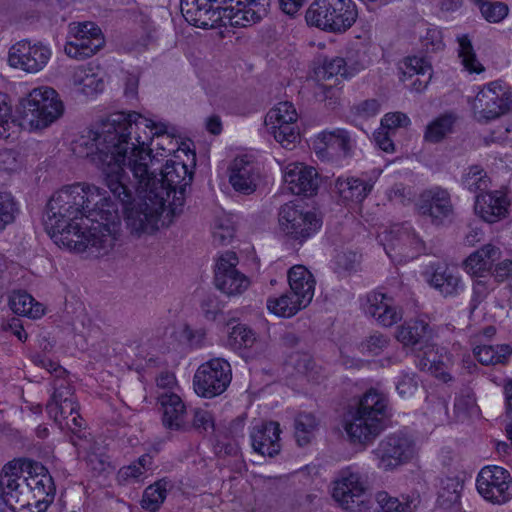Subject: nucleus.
<instances>
[{"label":"nucleus","mask_w":512,"mask_h":512,"mask_svg":"<svg viewBox=\"0 0 512 512\" xmlns=\"http://www.w3.org/2000/svg\"><path fill=\"white\" fill-rule=\"evenodd\" d=\"M87 464L89 467L100 474L111 469L109 457L100 447L93 446L87 455Z\"/></svg>","instance_id":"nucleus-58"},{"label":"nucleus","mask_w":512,"mask_h":512,"mask_svg":"<svg viewBox=\"0 0 512 512\" xmlns=\"http://www.w3.org/2000/svg\"><path fill=\"white\" fill-rule=\"evenodd\" d=\"M259 175L254 164L247 156L236 157L229 167V183L242 194H251L256 190Z\"/></svg>","instance_id":"nucleus-26"},{"label":"nucleus","mask_w":512,"mask_h":512,"mask_svg":"<svg viewBox=\"0 0 512 512\" xmlns=\"http://www.w3.org/2000/svg\"><path fill=\"white\" fill-rule=\"evenodd\" d=\"M223 8L230 24L235 27H247L259 22L268 13L270 3L255 0H234Z\"/></svg>","instance_id":"nucleus-24"},{"label":"nucleus","mask_w":512,"mask_h":512,"mask_svg":"<svg viewBox=\"0 0 512 512\" xmlns=\"http://www.w3.org/2000/svg\"><path fill=\"white\" fill-rule=\"evenodd\" d=\"M366 313L386 327L397 323L402 315L391 297L381 292H372L367 297Z\"/></svg>","instance_id":"nucleus-31"},{"label":"nucleus","mask_w":512,"mask_h":512,"mask_svg":"<svg viewBox=\"0 0 512 512\" xmlns=\"http://www.w3.org/2000/svg\"><path fill=\"white\" fill-rule=\"evenodd\" d=\"M209 1L180 0V9L185 20L198 28H214L221 20V8H213Z\"/></svg>","instance_id":"nucleus-25"},{"label":"nucleus","mask_w":512,"mask_h":512,"mask_svg":"<svg viewBox=\"0 0 512 512\" xmlns=\"http://www.w3.org/2000/svg\"><path fill=\"white\" fill-rule=\"evenodd\" d=\"M152 176L155 183L149 185L148 191L155 196H162L165 203L169 201L172 194L174 199H182L185 188L192 181V172L180 155H175V158L166 161L160 172V178L156 176L154 169H152Z\"/></svg>","instance_id":"nucleus-9"},{"label":"nucleus","mask_w":512,"mask_h":512,"mask_svg":"<svg viewBox=\"0 0 512 512\" xmlns=\"http://www.w3.org/2000/svg\"><path fill=\"white\" fill-rule=\"evenodd\" d=\"M59 426L60 429H68L73 433L79 431L83 426V419L79 415L78 421H72V415L69 413V408L59 409L57 418L55 416H49Z\"/></svg>","instance_id":"nucleus-61"},{"label":"nucleus","mask_w":512,"mask_h":512,"mask_svg":"<svg viewBox=\"0 0 512 512\" xmlns=\"http://www.w3.org/2000/svg\"><path fill=\"white\" fill-rule=\"evenodd\" d=\"M476 359L483 365H497L507 363L512 349L506 344L479 345L473 350Z\"/></svg>","instance_id":"nucleus-43"},{"label":"nucleus","mask_w":512,"mask_h":512,"mask_svg":"<svg viewBox=\"0 0 512 512\" xmlns=\"http://www.w3.org/2000/svg\"><path fill=\"white\" fill-rule=\"evenodd\" d=\"M238 257L227 251L219 256L215 266V286L227 296H238L250 286L249 278L237 269Z\"/></svg>","instance_id":"nucleus-19"},{"label":"nucleus","mask_w":512,"mask_h":512,"mask_svg":"<svg viewBox=\"0 0 512 512\" xmlns=\"http://www.w3.org/2000/svg\"><path fill=\"white\" fill-rule=\"evenodd\" d=\"M388 345V337L379 332H374L361 342L359 348L362 354L376 356L382 353Z\"/></svg>","instance_id":"nucleus-56"},{"label":"nucleus","mask_w":512,"mask_h":512,"mask_svg":"<svg viewBox=\"0 0 512 512\" xmlns=\"http://www.w3.org/2000/svg\"><path fill=\"white\" fill-rule=\"evenodd\" d=\"M11 107L8 104L6 94L0 92V138L9 137L11 127Z\"/></svg>","instance_id":"nucleus-63"},{"label":"nucleus","mask_w":512,"mask_h":512,"mask_svg":"<svg viewBox=\"0 0 512 512\" xmlns=\"http://www.w3.org/2000/svg\"><path fill=\"white\" fill-rule=\"evenodd\" d=\"M418 212L430 218L435 225H442L453 217V205L450 194L440 187L424 190L416 202Z\"/></svg>","instance_id":"nucleus-21"},{"label":"nucleus","mask_w":512,"mask_h":512,"mask_svg":"<svg viewBox=\"0 0 512 512\" xmlns=\"http://www.w3.org/2000/svg\"><path fill=\"white\" fill-rule=\"evenodd\" d=\"M510 94L497 81L485 85L476 95L472 108L478 121H489L505 114L511 104Z\"/></svg>","instance_id":"nucleus-18"},{"label":"nucleus","mask_w":512,"mask_h":512,"mask_svg":"<svg viewBox=\"0 0 512 512\" xmlns=\"http://www.w3.org/2000/svg\"><path fill=\"white\" fill-rule=\"evenodd\" d=\"M152 457L148 454L142 455L137 461L122 467L118 471V481L121 484H130L142 481L147 472L151 469Z\"/></svg>","instance_id":"nucleus-44"},{"label":"nucleus","mask_w":512,"mask_h":512,"mask_svg":"<svg viewBox=\"0 0 512 512\" xmlns=\"http://www.w3.org/2000/svg\"><path fill=\"white\" fill-rule=\"evenodd\" d=\"M255 340V333L243 324H237L232 327L228 334L229 344L234 349L251 347Z\"/></svg>","instance_id":"nucleus-53"},{"label":"nucleus","mask_w":512,"mask_h":512,"mask_svg":"<svg viewBox=\"0 0 512 512\" xmlns=\"http://www.w3.org/2000/svg\"><path fill=\"white\" fill-rule=\"evenodd\" d=\"M482 17L489 23H500L509 14V7L504 2L484 1L479 3Z\"/></svg>","instance_id":"nucleus-51"},{"label":"nucleus","mask_w":512,"mask_h":512,"mask_svg":"<svg viewBox=\"0 0 512 512\" xmlns=\"http://www.w3.org/2000/svg\"><path fill=\"white\" fill-rule=\"evenodd\" d=\"M105 43L101 29L93 22H73L69 25L65 53L74 59L91 57Z\"/></svg>","instance_id":"nucleus-13"},{"label":"nucleus","mask_w":512,"mask_h":512,"mask_svg":"<svg viewBox=\"0 0 512 512\" xmlns=\"http://www.w3.org/2000/svg\"><path fill=\"white\" fill-rule=\"evenodd\" d=\"M396 389L402 398H409L418 390V380L414 373H402L397 381Z\"/></svg>","instance_id":"nucleus-60"},{"label":"nucleus","mask_w":512,"mask_h":512,"mask_svg":"<svg viewBox=\"0 0 512 512\" xmlns=\"http://www.w3.org/2000/svg\"><path fill=\"white\" fill-rule=\"evenodd\" d=\"M501 250L492 244H486L480 249L471 253L464 261L465 271L477 277H483L490 272L493 263L500 259Z\"/></svg>","instance_id":"nucleus-35"},{"label":"nucleus","mask_w":512,"mask_h":512,"mask_svg":"<svg viewBox=\"0 0 512 512\" xmlns=\"http://www.w3.org/2000/svg\"><path fill=\"white\" fill-rule=\"evenodd\" d=\"M455 120L456 117L451 113L438 116L427 125L424 134L425 140L431 143L440 142L452 132Z\"/></svg>","instance_id":"nucleus-47"},{"label":"nucleus","mask_w":512,"mask_h":512,"mask_svg":"<svg viewBox=\"0 0 512 512\" xmlns=\"http://www.w3.org/2000/svg\"><path fill=\"white\" fill-rule=\"evenodd\" d=\"M387 417V397L371 389L344 415L342 424L351 442L369 444L382 432Z\"/></svg>","instance_id":"nucleus-5"},{"label":"nucleus","mask_w":512,"mask_h":512,"mask_svg":"<svg viewBox=\"0 0 512 512\" xmlns=\"http://www.w3.org/2000/svg\"><path fill=\"white\" fill-rule=\"evenodd\" d=\"M378 238L390 258L394 257L393 252L414 258L423 248L419 236L408 226L395 225L389 232L385 230L379 234Z\"/></svg>","instance_id":"nucleus-22"},{"label":"nucleus","mask_w":512,"mask_h":512,"mask_svg":"<svg viewBox=\"0 0 512 512\" xmlns=\"http://www.w3.org/2000/svg\"><path fill=\"white\" fill-rule=\"evenodd\" d=\"M458 57L463 68L469 73H481L484 71L483 65L479 62L472 45L471 39L466 34L457 36Z\"/></svg>","instance_id":"nucleus-45"},{"label":"nucleus","mask_w":512,"mask_h":512,"mask_svg":"<svg viewBox=\"0 0 512 512\" xmlns=\"http://www.w3.org/2000/svg\"><path fill=\"white\" fill-rule=\"evenodd\" d=\"M279 226L286 235L304 241L320 229L321 220L316 213L287 203L280 210Z\"/></svg>","instance_id":"nucleus-16"},{"label":"nucleus","mask_w":512,"mask_h":512,"mask_svg":"<svg viewBox=\"0 0 512 512\" xmlns=\"http://www.w3.org/2000/svg\"><path fill=\"white\" fill-rule=\"evenodd\" d=\"M332 497L341 508L351 512L366 510L370 504L366 481L350 469L341 471L333 482Z\"/></svg>","instance_id":"nucleus-10"},{"label":"nucleus","mask_w":512,"mask_h":512,"mask_svg":"<svg viewBox=\"0 0 512 512\" xmlns=\"http://www.w3.org/2000/svg\"><path fill=\"white\" fill-rule=\"evenodd\" d=\"M44 226L59 247L95 256L108 254L121 232L117 204L105 190L84 182L63 186L51 196Z\"/></svg>","instance_id":"nucleus-1"},{"label":"nucleus","mask_w":512,"mask_h":512,"mask_svg":"<svg viewBox=\"0 0 512 512\" xmlns=\"http://www.w3.org/2000/svg\"><path fill=\"white\" fill-rule=\"evenodd\" d=\"M193 427L197 430L203 431H207L210 428L213 429L214 419L211 412L202 408L195 409L193 416Z\"/></svg>","instance_id":"nucleus-64"},{"label":"nucleus","mask_w":512,"mask_h":512,"mask_svg":"<svg viewBox=\"0 0 512 512\" xmlns=\"http://www.w3.org/2000/svg\"><path fill=\"white\" fill-rule=\"evenodd\" d=\"M298 113L291 102H279L269 110L265 125L274 139L284 148L292 149L299 140Z\"/></svg>","instance_id":"nucleus-12"},{"label":"nucleus","mask_w":512,"mask_h":512,"mask_svg":"<svg viewBox=\"0 0 512 512\" xmlns=\"http://www.w3.org/2000/svg\"><path fill=\"white\" fill-rule=\"evenodd\" d=\"M266 306L271 314L277 317L290 318L308 305L303 304L301 299L291 291H287L282 295L269 297Z\"/></svg>","instance_id":"nucleus-40"},{"label":"nucleus","mask_w":512,"mask_h":512,"mask_svg":"<svg viewBox=\"0 0 512 512\" xmlns=\"http://www.w3.org/2000/svg\"><path fill=\"white\" fill-rule=\"evenodd\" d=\"M489 179L484 170L479 166H471L464 174L463 185L471 192H478L487 189Z\"/></svg>","instance_id":"nucleus-54"},{"label":"nucleus","mask_w":512,"mask_h":512,"mask_svg":"<svg viewBox=\"0 0 512 512\" xmlns=\"http://www.w3.org/2000/svg\"><path fill=\"white\" fill-rule=\"evenodd\" d=\"M62 408H69V413L73 418L72 421H78L79 406L74 397L73 388L68 380L58 377L54 382V392L46 409L49 416H55L57 418L59 409Z\"/></svg>","instance_id":"nucleus-32"},{"label":"nucleus","mask_w":512,"mask_h":512,"mask_svg":"<svg viewBox=\"0 0 512 512\" xmlns=\"http://www.w3.org/2000/svg\"><path fill=\"white\" fill-rule=\"evenodd\" d=\"M431 336V329L424 320H411L397 329L396 338L404 346H415Z\"/></svg>","instance_id":"nucleus-42"},{"label":"nucleus","mask_w":512,"mask_h":512,"mask_svg":"<svg viewBox=\"0 0 512 512\" xmlns=\"http://www.w3.org/2000/svg\"><path fill=\"white\" fill-rule=\"evenodd\" d=\"M410 125L409 117L402 112L387 113L381 120L383 129L393 133V130Z\"/></svg>","instance_id":"nucleus-62"},{"label":"nucleus","mask_w":512,"mask_h":512,"mask_svg":"<svg viewBox=\"0 0 512 512\" xmlns=\"http://www.w3.org/2000/svg\"><path fill=\"white\" fill-rule=\"evenodd\" d=\"M168 487H170V483L164 479L148 486L142 497V507L150 511H156L165 500Z\"/></svg>","instance_id":"nucleus-48"},{"label":"nucleus","mask_w":512,"mask_h":512,"mask_svg":"<svg viewBox=\"0 0 512 512\" xmlns=\"http://www.w3.org/2000/svg\"><path fill=\"white\" fill-rule=\"evenodd\" d=\"M431 272L427 273V281L444 296H455L464 290V284L460 275L454 269L447 266H431Z\"/></svg>","instance_id":"nucleus-33"},{"label":"nucleus","mask_w":512,"mask_h":512,"mask_svg":"<svg viewBox=\"0 0 512 512\" xmlns=\"http://www.w3.org/2000/svg\"><path fill=\"white\" fill-rule=\"evenodd\" d=\"M372 188V182L352 176L338 177L335 181L336 193L346 202L359 203L363 201Z\"/></svg>","instance_id":"nucleus-38"},{"label":"nucleus","mask_w":512,"mask_h":512,"mask_svg":"<svg viewBox=\"0 0 512 512\" xmlns=\"http://www.w3.org/2000/svg\"><path fill=\"white\" fill-rule=\"evenodd\" d=\"M357 17L358 11L353 0H315L305 14L309 26L333 33L347 31Z\"/></svg>","instance_id":"nucleus-8"},{"label":"nucleus","mask_w":512,"mask_h":512,"mask_svg":"<svg viewBox=\"0 0 512 512\" xmlns=\"http://www.w3.org/2000/svg\"><path fill=\"white\" fill-rule=\"evenodd\" d=\"M232 379L230 364L223 358H213L201 364L194 375L195 392L205 398L222 394Z\"/></svg>","instance_id":"nucleus-11"},{"label":"nucleus","mask_w":512,"mask_h":512,"mask_svg":"<svg viewBox=\"0 0 512 512\" xmlns=\"http://www.w3.org/2000/svg\"><path fill=\"white\" fill-rule=\"evenodd\" d=\"M479 494L494 504H504L512 498V478L510 473L500 466H486L476 478Z\"/></svg>","instance_id":"nucleus-17"},{"label":"nucleus","mask_w":512,"mask_h":512,"mask_svg":"<svg viewBox=\"0 0 512 512\" xmlns=\"http://www.w3.org/2000/svg\"><path fill=\"white\" fill-rule=\"evenodd\" d=\"M288 283L294 295L303 304L309 305L313 299L316 281L313 274L303 265H295L288 271Z\"/></svg>","instance_id":"nucleus-36"},{"label":"nucleus","mask_w":512,"mask_h":512,"mask_svg":"<svg viewBox=\"0 0 512 512\" xmlns=\"http://www.w3.org/2000/svg\"><path fill=\"white\" fill-rule=\"evenodd\" d=\"M509 200L500 191L482 193L476 196V214L487 223H496L508 214Z\"/></svg>","instance_id":"nucleus-27"},{"label":"nucleus","mask_w":512,"mask_h":512,"mask_svg":"<svg viewBox=\"0 0 512 512\" xmlns=\"http://www.w3.org/2000/svg\"><path fill=\"white\" fill-rule=\"evenodd\" d=\"M71 82L76 91L94 96L104 89V82L97 67L91 65L79 66L74 69Z\"/></svg>","instance_id":"nucleus-37"},{"label":"nucleus","mask_w":512,"mask_h":512,"mask_svg":"<svg viewBox=\"0 0 512 512\" xmlns=\"http://www.w3.org/2000/svg\"><path fill=\"white\" fill-rule=\"evenodd\" d=\"M123 184L129 192L127 201L121 199L124 198L122 189L119 190V196H113L124 210L127 229L138 237L153 234L159 229L160 217L166 205L164 198L148 191L151 183L144 189H138L131 174H127Z\"/></svg>","instance_id":"nucleus-4"},{"label":"nucleus","mask_w":512,"mask_h":512,"mask_svg":"<svg viewBox=\"0 0 512 512\" xmlns=\"http://www.w3.org/2000/svg\"><path fill=\"white\" fill-rule=\"evenodd\" d=\"M400 70L403 75L401 80L403 81L415 75L421 77L432 76V65L425 57L412 56L405 58L400 64Z\"/></svg>","instance_id":"nucleus-50"},{"label":"nucleus","mask_w":512,"mask_h":512,"mask_svg":"<svg viewBox=\"0 0 512 512\" xmlns=\"http://www.w3.org/2000/svg\"><path fill=\"white\" fill-rule=\"evenodd\" d=\"M373 453L377 460V467L390 471L411 460L416 449L411 437L403 433H395L381 440Z\"/></svg>","instance_id":"nucleus-15"},{"label":"nucleus","mask_w":512,"mask_h":512,"mask_svg":"<svg viewBox=\"0 0 512 512\" xmlns=\"http://www.w3.org/2000/svg\"><path fill=\"white\" fill-rule=\"evenodd\" d=\"M19 208L11 194L0 193V232L15 221Z\"/></svg>","instance_id":"nucleus-52"},{"label":"nucleus","mask_w":512,"mask_h":512,"mask_svg":"<svg viewBox=\"0 0 512 512\" xmlns=\"http://www.w3.org/2000/svg\"><path fill=\"white\" fill-rule=\"evenodd\" d=\"M287 188L295 195L311 196L318 188L317 172L303 163H289L283 169Z\"/></svg>","instance_id":"nucleus-23"},{"label":"nucleus","mask_w":512,"mask_h":512,"mask_svg":"<svg viewBox=\"0 0 512 512\" xmlns=\"http://www.w3.org/2000/svg\"><path fill=\"white\" fill-rule=\"evenodd\" d=\"M421 43L427 52H437L445 47L442 31L437 27H429L421 36Z\"/></svg>","instance_id":"nucleus-59"},{"label":"nucleus","mask_w":512,"mask_h":512,"mask_svg":"<svg viewBox=\"0 0 512 512\" xmlns=\"http://www.w3.org/2000/svg\"><path fill=\"white\" fill-rule=\"evenodd\" d=\"M462 489L463 483L459 478L446 477L442 479L438 490V505L444 509L456 505L460 500Z\"/></svg>","instance_id":"nucleus-46"},{"label":"nucleus","mask_w":512,"mask_h":512,"mask_svg":"<svg viewBox=\"0 0 512 512\" xmlns=\"http://www.w3.org/2000/svg\"><path fill=\"white\" fill-rule=\"evenodd\" d=\"M127 112H116L99 124L82 131L71 144L79 158H85L102 170L105 185L112 195L119 196L122 189L124 201L129 198L124 179L128 174Z\"/></svg>","instance_id":"nucleus-2"},{"label":"nucleus","mask_w":512,"mask_h":512,"mask_svg":"<svg viewBox=\"0 0 512 512\" xmlns=\"http://www.w3.org/2000/svg\"><path fill=\"white\" fill-rule=\"evenodd\" d=\"M478 411L475 398L470 393L461 394L456 397L454 413L458 420L464 421Z\"/></svg>","instance_id":"nucleus-57"},{"label":"nucleus","mask_w":512,"mask_h":512,"mask_svg":"<svg viewBox=\"0 0 512 512\" xmlns=\"http://www.w3.org/2000/svg\"><path fill=\"white\" fill-rule=\"evenodd\" d=\"M8 304L15 314L32 319H38L45 313L43 305L35 301L26 291H13L9 296Z\"/></svg>","instance_id":"nucleus-41"},{"label":"nucleus","mask_w":512,"mask_h":512,"mask_svg":"<svg viewBox=\"0 0 512 512\" xmlns=\"http://www.w3.org/2000/svg\"><path fill=\"white\" fill-rule=\"evenodd\" d=\"M16 111L21 126L31 131L42 130L63 115L64 104L56 90L48 86H41L32 89L22 97Z\"/></svg>","instance_id":"nucleus-6"},{"label":"nucleus","mask_w":512,"mask_h":512,"mask_svg":"<svg viewBox=\"0 0 512 512\" xmlns=\"http://www.w3.org/2000/svg\"><path fill=\"white\" fill-rule=\"evenodd\" d=\"M18 462L6 464L0 475V497L3 502L16 512V504L28 505L20 495L17 494V488H20V477L18 476Z\"/></svg>","instance_id":"nucleus-34"},{"label":"nucleus","mask_w":512,"mask_h":512,"mask_svg":"<svg viewBox=\"0 0 512 512\" xmlns=\"http://www.w3.org/2000/svg\"><path fill=\"white\" fill-rule=\"evenodd\" d=\"M51 55V49L47 45L21 40L10 47L8 63L11 67L27 73H37L47 65Z\"/></svg>","instance_id":"nucleus-20"},{"label":"nucleus","mask_w":512,"mask_h":512,"mask_svg":"<svg viewBox=\"0 0 512 512\" xmlns=\"http://www.w3.org/2000/svg\"><path fill=\"white\" fill-rule=\"evenodd\" d=\"M418 367L421 370L428 371L444 382L451 379L446 372V367L450 363V357L447 354L440 353V349L434 346H426V349L418 355Z\"/></svg>","instance_id":"nucleus-39"},{"label":"nucleus","mask_w":512,"mask_h":512,"mask_svg":"<svg viewBox=\"0 0 512 512\" xmlns=\"http://www.w3.org/2000/svg\"><path fill=\"white\" fill-rule=\"evenodd\" d=\"M18 476L25 473L24 480L20 482V488H17V494L20 495L28 505L16 504V512H44L51 503L55 486L52 476L48 470L40 463L33 461L18 462Z\"/></svg>","instance_id":"nucleus-7"},{"label":"nucleus","mask_w":512,"mask_h":512,"mask_svg":"<svg viewBox=\"0 0 512 512\" xmlns=\"http://www.w3.org/2000/svg\"><path fill=\"white\" fill-rule=\"evenodd\" d=\"M376 502L382 512H409V504L406 498L400 500L386 491H379L376 494Z\"/></svg>","instance_id":"nucleus-55"},{"label":"nucleus","mask_w":512,"mask_h":512,"mask_svg":"<svg viewBox=\"0 0 512 512\" xmlns=\"http://www.w3.org/2000/svg\"><path fill=\"white\" fill-rule=\"evenodd\" d=\"M366 64L365 56L359 53H357L355 57L349 55L346 59L333 57L325 59L316 73L318 77L323 79H330L338 75L349 78L363 70Z\"/></svg>","instance_id":"nucleus-28"},{"label":"nucleus","mask_w":512,"mask_h":512,"mask_svg":"<svg viewBox=\"0 0 512 512\" xmlns=\"http://www.w3.org/2000/svg\"><path fill=\"white\" fill-rule=\"evenodd\" d=\"M318 427L315 416L311 413H300L295 419V436L300 446L308 444Z\"/></svg>","instance_id":"nucleus-49"},{"label":"nucleus","mask_w":512,"mask_h":512,"mask_svg":"<svg viewBox=\"0 0 512 512\" xmlns=\"http://www.w3.org/2000/svg\"><path fill=\"white\" fill-rule=\"evenodd\" d=\"M128 132V174L133 176V183L138 189H144L153 182L152 166L157 156H188L181 148L175 129L169 124L156 122L138 112H127Z\"/></svg>","instance_id":"nucleus-3"},{"label":"nucleus","mask_w":512,"mask_h":512,"mask_svg":"<svg viewBox=\"0 0 512 512\" xmlns=\"http://www.w3.org/2000/svg\"><path fill=\"white\" fill-rule=\"evenodd\" d=\"M158 401L163 409V424L170 430L186 431V407L176 392L159 393Z\"/></svg>","instance_id":"nucleus-30"},{"label":"nucleus","mask_w":512,"mask_h":512,"mask_svg":"<svg viewBox=\"0 0 512 512\" xmlns=\"http://www.w3.org/2000/svg\"><path fill=\"white\" fill-rule=\"evenodd\" d=\"M354 147V138L343 128L324 130L313 142L314 152L320 160L336 164L350 157Z\"/></svg>","instance_id":"nucleus-14"},{"label":"nucleus","mask_w":512,"mask_h":512,"mask_svg":"<svg viewBox=\"0 0 512 512\" xmlns=\"http://www.w3.org/2000/svg\"><path fill=\"white\" fill-rule=\"evenodd\" d=\"M280 427L277 422H267L254 426L250 438L253 449L261 455L274 456L279 453Z\"/></svg>","instance_id":"nucleus-29"}]
</instances>
